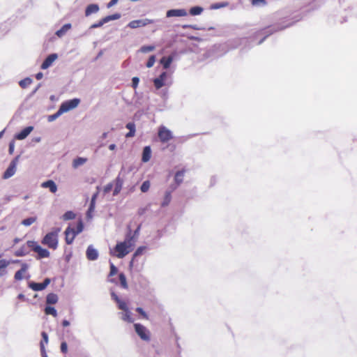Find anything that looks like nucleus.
Returning a JSON list of instances; mask_svg holds the SVG:
<instances>
[{"mask_svg":"<svg viewBox=\"0 0 357 357\" xmlns=\"http://www.w3.org/2000/svg\"><path fill=\"white\" fill-rule=\"evenodd\" d=\"M79 102L80 100L78 98H74L62 102L60 106V113H65L75 109L78 106Z\"/></svg>","mask_w":357,"mask_h":357,"instance_id":"obj_4","label":"nucleus"},{"mask_svg":"<svg viewBox=\"0 0 357 357\" xmlns=\"http://www.w3.org/2000/svg\"><path fill=\"white\" fill-rule=\"evenodd\" d=\"M149 188H150L149 181H145L142 184L140 189L142 192H146L149 190Z\"/></svg>","mask_w":357,"mask_h":357,"instance_id":"obj_43","label":"nucleus"},{"mask_svg":"<svg viewBox=\"0 0 357 357\" xmlns=\"http://www.w3.org/2000/svg\"><path fill=\"white\" fill-rule=\"evenodd\" d=\"M146 208H139L137 212L138 215H142L146 212Z\"/></svg>","mask_w":357,"mask_h":357,"instance_id":"obj_54","label":"nucleus"},{"mask_svg":"<svg viewBox=\"0 0 357 357\" xmlns=\"http://www.w3.org/2000/svg\"><path fill=\"white\" fill-rule=\"evenodd\" d=\"M112 187H113V185L112 183H108L107 185H106L104 188V192L105 193H108L111 191V190L112 189Z\"/></svg>","mask_w":357,"mask_h":357,"instance_id":"obj_50","label":"nucleus"},{"mask_svg":"<svg viewBox=\"0 0 357 357\" xmlns=\"http://www.w3.org/2000/svg\"><path fill=\"white\" fill-rule=\"evenodd\" d=\"M134 327L135 332L142 340L146 341H149L150 340L149 331L145 326L140 324H135Z\"/></svg>","mask_w":357,"mask_h":357,"instance_id":"obj_5","label":"nucleus"},{"mask_svg":"<svg viewBox=\"0 0 357 357\" xmlns=\"http://www.w3.org/2000/svg\"><path fill=\"white\" fill-rule=\"evenodd\" d=\"M185 172V169H182L181 171H178L174 176V181L176 183V185H179L183 182V178L184 176V174Z\"/></svg>","mask_w":357,"mask_h":357,"instance_id":"obj_26","label":"nucleus"},{"mask_svg":"<svg viewBox=\"0 0 357 357\" xmlns=\"http://www.w3.org/2000/svg\"><path fill=\"white\" fill-rule=\"evenodd\" d=\"M109 282L116 284V281L114 279H110Z\"/></svg>","mask_w":357,"mask_h":357,"instance_id":"obj_61","label":"nucleus"},{"mask_svg":"<svg viewBox=\"0 0 357 357\" xmlns=\"http://www.w3.org/2000/svg\"><path fill=\"white\" fill-rule=\"evenodd\" d=\"M3 132H4L3 130V131H1V132H0V138L2 137V135H3Z\"/></svg>","mask_w":357,"mask_h":357,"instance_id":"obj_63","label":"nucleus"},{"mask_svg":"<svg viewBox=\"0 0 357 357\" xmlns=\"http://www.w3.org/2000/svg\"><path fill=\"white\" fill-rule=\"evenodd\" d=\"M136 312H137L144 319H149L147 314L144 311V310L142 307H137Z\"/></svg>","mask_w":357,"mask_h":357,"instance_id":"obj_46","label":"nucleus"},{"mask_svg":"<svg viewBox=\"0 0 357 357\" xmlns=\"http://www.w3.org/2000/svg\"><path fill=\"white\" fill-rule=\"evenodd\" d=\"M42 77H43V73H38L36 75V78L37 79H40Z\"/></svg>","mask_w":357,"mask_h":357,"instance_id":"obj_58","label":"nucleus"},{"mask_svg":"<svg viewBox=\"0 0 357 357\" xmlns=\"http://www.w3.org/2000/svg\"><path fill=\"white\" fill-rule=\"evenodd\" d=\"M31 79L30 78H25L22 80H21L19 83L20 86L24 89L26 88L28 86H29L31 84Z\"/></svg>","mask_w":357,"mask_h":357,"instance_id":"obj_40","label":"nucleus"},{"mask_svg":"<svg viewBox=\"0 0 357 357\" xmlns=\"http://www.w3.org/2000/svg\"><path fill=\"white\" fill-rule=\"evenodd\" d=\"M29 248L26 244L22 245L18 250L14 252V255L16 257H23L29 253Z\"/></svg>","mask_w":357,"mask_h":357,"instance_id":"obj_20","label":"nucleus"},{"mask_svg":"<svg viewBox=\"0 0 357 357\" xmlns=\"http://www.w3.org/2000/svg\"><path fill=\"white\" fill-rule=\"evenodd\" d=\"M250 1L254 6H261L266 4V0H250Z\"/></svg>","mask_w":357,"mask_h":357,"instance_id":"obj_42","label":"nucleus"},{"mask_svg":"<svg viewBox=\"0 0 357 357\" xmlns=\"http://www.w3.org/2000/svg\"><path fill=\"white\" fill-rule=\"evenodd\" d=\"M203 8L199 6H195L190 8V14L192 15H198L202 13Z\"/></svg>","mask_w":357,"mask_h":357,"instance_id":"obj_36","label":"nucleus"},{"mask_svg":"<svg viewBox=\"0 0 357 357\" xmlns=\"http://www.w3.org/2000/svg\"><path fill=\"white\" fill-rule=\"evenodd\" d=\"M158 136L162 143H167L173 138L172 132L164 126L158 128Z\"/></svg>","mask_w":357,"mask_h":357,"instance_id":"obj_3","label":"nucleus"},{"mask_svg":"<svg viewBox=\"0 0 357 357\" xmlns=\"http://www.w3.org/2000/svg\"><path fill=\"white\" fill-rule=\"evenodd\" d=\"M37 220L36 217H30L22 220V224L26 227L30 226Z\"/></svg>","mask_w":357,"mask_h":357,"instance_id":"obj_34","label":"nucleus"},{"mask_svg":"<svg viewBox=\"0 0 357 357\" xmlns=\"http://www.w3.org/2000/svg\"><path fill=\"white\" fill-rule=\"evenodd\" d=\"M171 199H172L171 192H166V193L165 195L164 200L162 202L161 206L163 207L167 206L170 203Z\"/></svg>","mask_w":357,"mask_h":357,"instance_id":"obj_35","label":"nucleus"},{"mask_svg":"<svg viewBox=\"0 0 357 357\" xmlns=\"http://www.w3.org/2000/svg\"><path fill=\"white\" fill-rule=\"evenodd\" d=\"M45 312L46 314H51L54 317H56L57 316L56 310H55V308L54 307L47 306L45 308Z\"/></svg>","mask_w":357,"mask_h":357,"instance_id":"obj_37","label":"nucleus"},{"mask_svg":"<svg viewBox=\"0 0 357 357\" xmlns=\"http://www.w3.org/2000/svg\"><path fill=\"white\" fill-rule=\"evenodd\" d=\"M120 190H121V187L116 186V188L114 189L113 195H116L120 192Z\"/></svg>","mask_w":357,"mask_h":357,"instance_id":"obj_56","label":"nucleus"},{"mask_svg":"<svg viewBox=\"0 0 357 357\" xmlns=\"http://www.w3.org/2000/svg\"><path fill=\"white\" fill-rule=\"evenodd\" d=\"M155 62V56L154 55L151 56L146 63V67L151 68L154 65Z\"/></svg>","mask_w":357,"mask_h":357,"instance_id":"obj_44","label":"nucleus"},{"mask_svg":"<svg viewBox=\"0 0 357 357\" xmlns=\"http://www.w3.org/2000/svg\"><path fill=\"white\" fill-rule=\"evenodd\" d=\"M75 218V214L71 211L66 212L62 217L63 220H70L74 219Z\"/></svg>","mask_w":357,"mask_h":357,"instance_id":"obj_38","label":"nucleus"},{"mask_svg":"<svg viewBox=\"0 0 357 357\" xmlns=\"http://www.w3.org/2000/svg\"><path fill=\"white\" fill-rule=\"evenodd\" d=\"M58 301V296L54 293H50L46 297V302L47 304H55Z\"/></svg>","mask_w":357,"mask_h":357,"instance_id":"obj_28","label":"nucleus"},{"mask_svg":"<svg viewBox=\"0 0 357 357\" xmlns=\"http://www.w3.org/2000/svg\"><path fill=\"white\" fill-rule=\"evenodd\" d=\"M50 283V280L49 278H45V280L41 283L37 282H31L29 284V287L33 291H38L45 289L47 285Z\"/></svg>","mask_w":357,"mask_h":357,"instance_id":"obj_9","label":"nucleus"},{"mask_svg":"<svg viewBox=\"0 0 357 357\" xmlns=\"http://www.w3.org/2000/svg\"><path fill=\"white\" fill-rule=\"evenodd\" d=\"M36 252L38 254V259L47 258L50 257V252L45 248H41L40 246L38 248Z\"/></svg>","mask_w":357,"mask_h":357,"instance_id":"obj_25","label":"nucleus"},{"mask_svg":"<svg viewBox=\"0 0 357 357\" xmlns=\"http://www.w3.org/2000/svg\"><path fill=\"white\" fill-rule=\"evenodd\" d=\"M154 22L155 20L151 19L135 20L130 22L128 24V26L131 29H137L139 27L146 26Z\"/></svg>","mask_w":357,"mask_h":357,"instance_id":"obj_6","label":"nucleus"},{"mask_svg":"<svg viewBox=\"0 0 357 357\" xmlns=\"http://www.w3.org/2000/svg\"><path fill=\"white\" fill-rule=\"evenodd\" d=\"M13 149H14V144L13 143H10V145H9V153L10 154L13 153Z\"/></svg>","mask_w":357,"mask_h":357,"instance_id":"obj_55","label":"nucleus"},{"mask_svg":"<svg viewBox=\"0 0 357 357\" xmlns=\"http://www.w3.org/2000/svg\"><path fill=\"white\" fill-rule=\"evenodd\" d=\"M57 57H58V56L56 54H50L43 62V63L40 66L41 69L45 70V69L48 68L50 66H52V64L57 59Z\"/></svg>","mask_w":357,"mask_h":357,"instance_id":"obj_11","label":"nucleus"},{"mask_svg":"<svg viewBox=\"0 0 357 357\" xmlns=\"http://www.w3.org/2000/svg\"><path fill=\"white\" fill-rule=\"evenodd\" d=\"M99 10V6L98 4H89L85 10V15L89 16L93 13H96Z\"/></svg>","mask_w":357,"mask_h":357,"instance_id":"obj_22","label":"nucleus"},{"mask_svg":"<svg viewBox=\"0 0 357 357\" xmlns=\"http://www.w3.org/2000/svg\"><path fill=\"white\" fill-rule=\"evenodd\" d=\"M119 280H120V283H121V286L122 288L123 289H128V283H127V280H126V277L124 273H121L119 275Z\"/></svg>","mask_w":357,"mask_h":357,"instance_id":"obj_32","label":"nucleus"},{"mask_svg":"<svg viewBox=\"0 0 357 357\" xmlns=\"http://www.w3.org/2000/svg\"><path fill=\"white\" fill-rule=\"evenodd\" d=\"M94 207L95 206H91V204H90L89 211H93L94 209Z\"/></svg>","mask_w":357,"mask_h":357,"instance_id":"obj_62","label":"nucleus"},{"mask_svg":"<svg viewBox=\"0 0 357 357\" xmlns=\"http://www.w3.org/2000/svg\"><path fill=\"white\" fill-rule=\"evenodd\" d=\"M151 157V149L150 146H145L143 149L142 160L146 162L150 160Z\"/></svg>","mask_w":357,"mask_h":357,"instance_id":"obj_21","label":"nucleus"},{"mask_svg":"<svg viewBox=\"0 0 357 357\" xmlns=\"http://www.w3.org/2000/svg\"><path fill=\"white\" fill-rule=\"evenodd\" d=\"M41 243L52 250H56L58 246V233L56 231L47 233Z\"/></svg>","mask_w":357,"mask_h":357,"instance_id":"obj_2","label":"nucleus"},{"mask_svg":"<svg viewBox=\"0 0 357 357\" xmlns=\"http://www.w3.org/2000/svg\"><path fill=\"white\" fill-rule=\"evenodd\" d=\"M121 17V15L119 13H114L113 15H107L102 19H101L97 23L93 24L91 26V29H96L102 26L104 24L109 22L111 20H116Z\"/></svg>","mask_w":357,"mask_h":357,"instance_id":"obj_7","label":"nucleus"},{"mask_svg":"<svg viewBox=\"0 0 357 357\" xmlns=\"http://www.w3.org/2000/svg\"><path fill=\"white\" fill-rule=\"evenodd\" d=\"M28 266L26 264L22 265L21 268L15 273L14 278L15 280H21L24 278V274L26 271Z\"/></svg>","mask_w":357,"mask_h":357,"instance_id":"obj_19","label":"nucleus"},{"mask_svg":"<svg viewBox=\"0 0 357 357\" xmlns=\"http://www.w3.org/2000/svg\"><path fill=\"white\" fill-rule=\"evenodd\" d=\"M63 113H60V107H59L58 111L55 114L49 116V121H54V119H56L57 117H59Z\"/></svg>","mask_w":357,"mask_h":357,"instance_id":"obj_47","label":"nucleus"},{"mask_svg":"<svg viewBox=\"0 0 357 357\" xmlns=\"http://www.w3.org/2000/svg\"><path fill=\"white\" fill-rule=\"evenodd\" d=\"M26 245H27L29 250H32L34 252H36L38 250V248L40 247V245L38 244V243L34 241H28L26 242Z\"/></svg>","mask_w":357,"mask_h":357,"instance_id":"obj_33","label":"nucleus"},{"mask_svg":"<svg viewBox=\"0 0 357 357\" xmlns=\"http://www.w3.org/2000/svg\"><path fill=\"white\" fill-rule=\"evenodd\" d=\"M126 128L129 130V132L126 133V137H132L135 135V124L133 122L128 123L126 126Z\"/></svg>","mask_w":357,"mask_h":357,"instance_id":"obj_23","label":"nucleus"},{"mask_svg":"<svg viewBox=\"0 0 357 357\" xmlns=\"http://www.w3.org/2000/svg\"><path fill=\"white\" fill-rule=\"evenodd\" d=\"M111 296L112 299L117 303L119 309L123 311L128 310L127 303L125 301L121 300L115 293L112 292L111 294Z\"/></svg>","mask_w":357,"mask_h":357,"instance_id":"obj_13","label":"nucleus"},{"mask_svg":"<svg viewBox=\"0 0 357 357\" xmlns=\"http://www.w3.org/2000/svg\"><path fill=\"white\" fill-rule=\"evenodd\" d=\"M172 62V58L171 56L162 57L160 59V63L163 66L164 68H165V69H167L169 67Z\"/></svg>","mask_w":357,"mask_h":357,"instance_id":"obj_31","label":"nucleus"},{"mask_svg":"<svg viewBox=\"0 0 357 357\" xmlns=\"http://www.w3.org/2000/svg\"><path fill=\"white\" fill-rule=\"evenodd\" d=\"M167 77V73L166 72H163L160 75V76L153 79V84L155 87L157 89L162 88L165 85V81Z\"/></svg>","mask_w":357,"mask_h":357,"instance_id":"obj_10","label":"nucleus"},{"mask_svg":"<svg viewBox=\"0 0 357 357\" xmlns=\"http://www.w3.org/2000/svg\"><path fill=\"white\" fill-rule=\"evenodd\" d=\"M121 319L127 322L132 323L134 321L133 319L131 317V312L128 310H125L124 312L121 313Z\"/></svg>","mask_w":357,"mask_h":357,"instance_id":"obj_29","label":"nucleus"},{"mask_svg":"<svg viewBox=\"0 0 357 357\" xmlns=\"http://www.w3.org/2000/svg\"><path fill=\"white\" fill-rule=\"evenodd\" d=\"M117 272H118L117 268L112 263H111L109 277L114 276V275H116L117 273Z\"/></svg>","mask_w":357,"mask_h":357,"instance_id":"obj_45","label":"nucleus"},{"mask_svg":"<svg viewBox=\"0 0 357 357\" xmlns=\"http://www.w3.org/2000/svg\"><path fill=\"white\" fill-rule=\"evenodd\" d=\"M131 250L130 242L123 241L118 243L114 249L111 250V254L118 258H123Z\"/></svg>","mask_w":357,"mask_h":357,"instance_id":"obj_1","label":"nucleus"},{"mask_svg":"<svg viewBox=\"0 0 357 357\" xmlns=\"http://www.w3.org/2000/svg\"><path fill=\"white\" fill-rule=\"evenodd\" d=\"M109 150L113 151L116 149V145L114 144H112L109 146Z\"/></svg>","mask_w":357,"mask_h":357,"instance_id":"obj_59","label":"nucleus"},{"mask_svg":"<svg viewBox=\"0 0 357 357\" xmlns=\"http://www.w3.org/2000/svg\"><path fill=\"white\" fill-rule=\"evenodd\" d=\"M87 159L84 158H77L73 160V167L74 168H77L78 167L84 165L86 162Z\"/></svg>","mask_w":357,"mask_h":357,"instance_id":"obj_30","label":"nucleus"},{"mask_svg":"<svg viewBox=\"0 0 357 357\" xmlns=\"http://www.w3.org/2000/svg\"><path fill=\"white\" fill-rule=\"evenodd\" d=\"M17 160H18V157H16L13 160L11 161L8 167L3 173V179H8L15 174V173L16 172V166H17Z\"/></svg>","mask_w":357,"mask_h":357,"instance_id":"obj_8","label":"nucleus"},{"mask_svg":"<svg viewBox=\"0 0 357 357\" xmlns=\"http://www.w3.org/2000/svg\"><path fill=\"white\" fill-rule=\"evenodd\" d=\"M192 26L191 25H183V29H186V28H192Z\"/></svg>","mask_w":357,"mask_h":357,"instance_id":"obj_60","label":"nucleus"},{"mask_svg":"<svg viewBox=\"0 0 357 357\" xmlns=\"http://www.w3.org/2000/svg\"><path fill=\"white\" fill-rule=\"evenodd\" d=\"M86 257L89 260H96L98 259V251L93 248L91 245H89L86 250Z\"/></svg>","mask_w":357,"mask_h":357,"instance_id":"obj_16","label":"nucleus"},{"mask_svg":"<svg viewBox=\"0 0 357 357\" xmlns=\"http://www.w3.org/2000/svg\"><path fill=\"white\" fill-rule=\"evenodd\" d=\"M187 12L185 9H172L167 12V17H183L187 15Z\"/></svg>","mask_w":357,"mask_h":357,"instance_id":"obj_12","label":"nucleus"},{"mask_svg":"<svg viewBox=\"0 0 357 357\" xmlns=\"http://www.w3.org/2000/svg\"><path fill=\"white\" fill-rule=\"evenodd\" d=\"M33 129V128L32 126L26 127L15 135V139L18 140L25 139L31 133Z\"/></svg>","mask_w":357,"mask_h":357,"instance_id":"obj_15","label":"nucleus"},{"mask_svg":"<svg viewBox=\"0 0 357 357\" xmlns=\"http://www.w3.org/2000/svg\"><path fill=\"white\" fill-rule=\"evenodd\" d=\"M71 29V24L70 23L64 24L59 30L56 32V35L61 38L70 29Z\"/></svg>","mask_w":357,"mask_h":357,"instance_id":"obj_24","label":"nucleus"},{"mask_svg":"<svg viewBox=\"0 0 357 357\" xmlns=\"http://www.w3.org/2000/svg\"><path fill=\"white\" fill-rule=\"evenodd\" d=\"M76 235L77 234L73 231V229L68 227L65 231V240L66 243L68 245L71 244L73 242Z\"/></svg>","mask_w":357,"mask_h":357,"instance_id":"obj_14","label":"nucleus"},{"mask_svg":"<svg viewBox=\"0 0 357 357\" xmlns=\"http://www.w3.org/2000/svg\"><path fill=\"white\" fill-rule=\"evenodd\" d=\"M69 325H70V322H69L68 321H67V320H63V321H62V326H63V327L68 326Z\"/></svg>","mask_w":357,"mask_h":357,"instance_id":"obj_57","label":"nucleus"},{"mask_svg":"<svg viewBox=\"0 0 357 357\" xmlns=\"http://www.w3.org/2000/svg\"><path fill=\"white\" fill-rule=\"evenodd\" d=\"M155 48L154 45H144L140 48L139 51L142 53H147L153 51Z\"/></svg>","mask_w":357,"mask_h":357,"instance_id":"obj_39","label":"nucleus"},{"mask_svg":"<svg viewBox=\"0 0 357 357\" xmlns=\"http://www.w3.org/2000/svg\"><path fill=\"white\" fill-rule=\"evenodd\" d=\"M83 228H84L83 223H82V222L81 220H79V222L77 223V226H76V228H72V229H73V231L76 234H78L80 232H82V231L83 230Z\"/></svg>","mask_w":357,"mask_h":357,"instance_id":"obj_41","label":"nucleus"},{"mask_svg":"<svg viewBox=\"0 0 357 357\" xmlns=\"http://www.w3.org/2000/svg\"><path fill=\"white\" fill-rule=\"evenodd\" d=\"M118 1L119 0H111L107 4V8H110V7L113 6L114 4H116L118 2Z\"/></svg>","mask_w":357,"mask_h":357,"instance_id":"obj_53","label":"nucleus"},{"mask_svg":"<svg viewBox=\"0 0 357 357\" xmlns=\"http://www.w3.org/2000/svg\"><path fill=\"white\" fill-rule=\"evenodd\" d=\"M9 261L6 259L0 260V277L6 275V268L9 265Z\"/></svg>","mask_w":357,"mask_h":357,"instance_id":"obj_27","label":"nucleus"},{"mask_svg":"<svg viewBox=\"0 0 357 357\" xmlns=\"http://www.w3.org/2000/svg\"><path fill=\"white\" fill-rule=\"evenodd\" d=\"M41 336L43 339L40 343V351L43 357H47V355L45 354V344H47L48 343V335L47 333L43 331L41 333Z\"/></svg>","mask_w":357,"mask_h":357,"instance_id":"obj_17","label":"nucleus"},{"mask_svg":"<svg viewBox=\"0 0 357 357\" xmlns=\"http://www.w3.org/2000/svg\"><path fill=\"white\" fill-rule=\"evenodd\" d=\"M145 249L144 247H139L137 249V250L135 252V256L139 255L142 253L143 250Z\"/></svg>","mask_w":357,"mask_h":357,"instance_id":"obj_51","label":"nucleus"},{"mask_svg":"<svg viewBox=\"0 0 357 357\" xmlns=\"http://www.w3.org/2000/svg\"><path fill=\"white\" fill-rule=\"evenodd\" d=\"M97 195H98V193H96L93 195L92 198H91V206H95V202H96V199L97 197Z\"/></svg>","mask_w":357,"mask_h":357,"instance_id":"obj_52","label":"nucleus"},{"mask_svg":"<svg viewBox=\"0 0 357 357\" xmlns=\"http://www.w3.org/2000/svg\"><path fill=\"white\" fill-rule=\"evenodd\" d=\"M139 79L137 77H134L132 79V86L134 89H136L138 86Z\"/></svg>","mask_w":357,"mask_h":357,"instance_id":"obj_49","label":"nucleus"},{"mask_svg":"<svg viewBox=\"0 0 357 357\" xmlns=\"http://www.w3.org/2000/svg\"><path fill=\"white\" fill-rule=\"evenodd\" d=\"M43 188H49L50 191L52 193H55L57 191V186L52 180H48L43 182L41 184Z\"/></svg>","mask_w":357,"mask_h":357,"instance_id":"obj_18","label":"nucleus"},{"mask_svg":"<svg viewBox=\"0 0 357 357\" xmlns=\"http://www.w3.org/2000/svg\"><path fill=\"white\" fill-rule=\"evenodd\" d=\"M61 351L63 353V354H66L68 352V345H67V343L66 342H62L61 344Z\"/></svg>","mask_w":357,"mask_h":357,"instance_id":"obj_48","label":"nucleus"},{"mask_svg":"<svg viewBox=\"0 0 357 357\" xmlns=\"http://www.w3.org/2000/svg\"><path fill=\"white\" fill-rule=\"evenodd\" d=\"M102 137H103L104 138H105V137H107V133H104V134H103V135H102Z\"/></svg>","mask_w":357,"mask_h":357,"instance_id":"obj_64","label":"nucleus"}]
</instances>
